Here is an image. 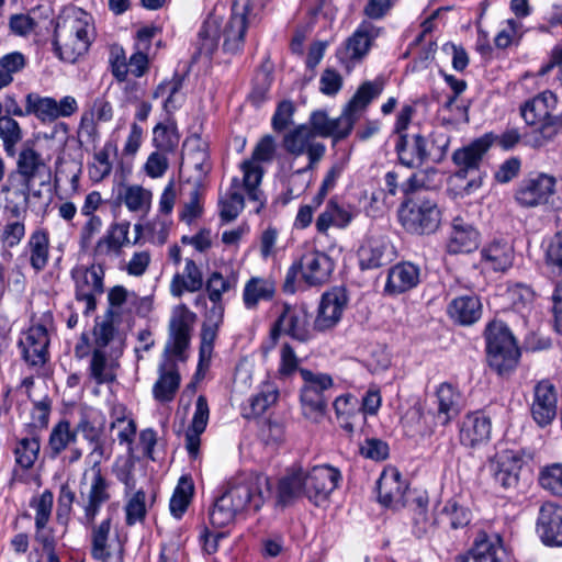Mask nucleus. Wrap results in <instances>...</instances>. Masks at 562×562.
Listing matches in <instances>:
<instances>
[{
    "label": "nucleus",
    "instance_id": "14",
    "mask_svg": "<svg viewBox=\"0 0 562 562\" xmlns=\"http://www.w3.org/2000/svg\"><path fill=\"white\" fill-rule=\"evenodd\" d=\"M303 476L305 496L317 506L327 501L341 477L340 472L329 465L314 467L307 473L303 472Z\"/></svg>",
    "mask_w": 562,
    "mask_h": 562
},
{
    "label": "nucleus",
    "instance_id": "30",
    "mask_svg": "<svg viewBox=\"0 0 562 562\" xmlns=\"http://www.w3.org/2000/svg\"><path fill=\"white\" fill-rule=\"evenodd\" d=\"M480 233L464 218L457 216L452 221V231L447 245L448 252H471L479 247Z\"/></svg>",
    "mask_w": 562,
    "mask_h": 562
},
{
    "label": "nucleus",
    "instance_id": "39",
    "mask_svg": "<svg viewBox=\"0 0 562 562\" xmlns=\"http://www.w3.org/2000/svg\"><path fill=\"white\" fill-rule=\"evenodd\" d=\"M26 251L30 265L35 272L43 271L49 259V235L45 229L34 231L27 240Z\"/></svg>",
    "mask_w": 562,
    "mask_h": 562
},
{
    "label": "nucleus",
    "instance_id": "56",
    "mask_svg": "<svg viewBox=\"0 0 562 562\" xmlns=\"http://www.w3.org/2000/svg\"><path fill=\"white\" fill-rule=\"evenodd\" d=\"M272 83V76L266 70H260L254 78L252 89L248 95V100L259 106L268 98V92Z\"/></svg>",
    "mask_w": 562,
    "mask_h": 562
},
{
    "label": "nucleus",
    "instance_id": "51",
    "mask_svg": "<svg viewBox=\"0 0 562 562\" xmlns=\"http://www.w3.org/2000/svg\"><path fill=\"white\" fill-rule=\"evenodd\" d=\"M193 493V484L190 480L181 477L170 498V513L176 518H181L186 513Z\"/></svg>",
    "mask_w": 562,
    "mask_h": 562
},
{
    "label": "nucleus",
    "instance_id": "45",
    "mask_svg": "<svg viewBox=\"0 0 562 562\" xmlns=\"http://www.w3.org/2000/svg\"><path fill=\"white\" fill-rule=\"evenodd\" d=\"M74 431L77 434H81L82 437L88 440L91 445H93L91 454L98 456V462L100 463V459L105 456V445L102 439L103 428L95 426L89 417L83 414L81 415L79 422L77 423ZM97 460L94 461V463Z\"/></svg>",
    "mask_w": 562,
    "mask_h": 562
},
{
    "label": "nucleus",
    "instance_id": "2",
    "mask_svg": "<svg viewBox=\"0 0 562 562\" xmlns=\"http://www.w3.org/2000/svg\"><path fill=\"white\" fill-rule=\"evenodd\" d=\"M251 0H232L231 15L223 23L222 16L211 13L204 21L198 36V52L210 57L217 49L218 40L223 38V50L237 54L244 47L248 27Z\"/></svg>",
    "mask_w": 562,
    "mask_h": 562
},
{
    "label": "nucleus",
    "instance_id": "55",
    "mask_svg": "<svg viewBox=\"0 0 562 562\" xmlns=\"http://www.w3.org/2000/svg\"><path fill=\"white\" fill-rule=\"evenodd\" d=\"M201 187L199 180L192 183V190L190 191V199L184 203L182 211L180 212V220L187 224H191L194 220L201 216L203 207L201 204Z\"/></svg>",
    "mask_w": 562,
    "mask_h": 562
},
{
    "label": "nucleus",
    "instance_id": "7",
    "mask_svg": "<svg viewBox=\"0 0 562 562\" xmlns=\"http://www.w3.org/2000/svg\"><path fill=\"white\" fill-rule=\"evenodd\" d=\"M283 148L293 157L306 155L308 164L301 169L295 170L290 177V183L295 184L304 175L313 170L323 159L326 147L318 142L308 125L302 124L286 133L283 137Z\"/></svg>",
    "mask_w": 562,
    "mask_h": 562
},
{
    "label": "nucleus",
    "instance_id": "33",
    "mask_svg": "<svg viewBox=\"0 0 562 562\" xmlns=\"http://www.w3.org/2000/svg\"><path fill=\"white\" fill-rule=\"evenodd\" d=\"M186 147L187 151L182 165H187L188 168H192L196 171L193 182L199 180V186H202L201 182L203 178L211 170L207 144L200 137L194 136L187 140Z\"/></svg>",
    "mask_w": 562,
    "mask_h": 562
},
{
    "label": "nucleus",
    "instance_id": "42",
    "mask_svg": "<svg viewBox=\"0 0 562 562\" xmlns=\"http://www.w3.org/2000/svg\"><path fill=\"white\" fill-rule=\"evenodd\" d=\"M472 519V512L457 498L448 499L439 512L440 524L448 525L451 529L468 526Z\"/></svg>",
    "mask_w": 562,
    "mask_h": 562
},
{
    "label": "nucleus",
    "instance_id": "43",
    "mask_svg": "<svg viewBox=\"0 0 562 562\" xmlns=\"http://www.w3.org/2000/svg\"><path fill=\"white\" fill-rule=\"evenodd\" d=\"M276 288L273 282L261 278H251L245 285L243 299L247 308H255L259 301L271 300Z\"/></svg>",
    "mask_w": 562,
    "mask_h": 562
},
{
    "label": "nucleus",
    "instance_id": "44",
    "mask_svg": "<svg viewBox=\"0 0 562 562\" xmlns=\"http://www.w3.org/2000/svg\"><path fill=\"white\" fill-rule=\"evenodd\" d=\"M383 85L380 81H366L356 91L353 97L345 105L359 119L373 99L380 95Z\"/></svg>",
    "mask_w": 562,
    "mask_h": 562
},
{
    "label": "nucleus",
    "instance_id": "53",
    "mask_svg": "<svg viewBox=\"0 0 562 562\" xmlns=\"http://www.w3.org/2000/svg\"><path fill=\"white\" fill-rule=\"evenodd\" d=\"M236 285V278H224L221 272L214 271L209 277L205 289L212 303L222 302V295Z\"/></svg>",
    "mask_w": 562,
    "mask_h": 562
},
{
    "label": "nucleus",
    "instance_id": "57",
    "mask_svg": "<svg viewBox=\"0 0 562 562\" xmlns=\"http://www.w3.org/2000/svg\"><path fill=\"white\" fill-rule=\"evenodd\" d=\"M54 495L50 491H44L31 505L35 508V527L44 529L49 520L53 508Z\"/></svg>",
    "mask_w": 562,
    "mask_h": 562
},
{
    "label": "nucleus",
    "instance_id": "52",
    "mask_svg": "<svg viewBox=\"0 0 562 562\" xmlns=\"http://www.w3.org/2000/svg\"><path fill=\"white\" fill-rule=\"evenodd\" d=\"M40 447L36 437L21 439L14 449L16 463L23 469L32 468L38 457Z\"/></svg>",
    "mask_w": 562,
    "mask_h": 562
},
{
    "label": "nucleus",
    "instance_id": "36",
    "mask_svg": "<svg viewBox=\"0 0 562 562\" xmlns=\"http://www.w3.org/2000/svg\"><path fill=\"white\" fill-rule=\"evenodd\" d=\"M447 313L460 325H472L481 317L482 304L476 295H462L449 303Z\"/></svg>",
    "mask_w": 562,
    "mask_h": 562
},
{
    "label": "nucleus",
    "instance_id": "62",
    "mask_svg": "<svg viewBox=\"0 0 562 562\" xmlns=\"http://www.w3.org/2000/svg\"><path fill=\"white\" fill-rule=\"evenodd\" d=\"M279 396L277 389L267 386L260 393L251 397L250 407L254 415L263 414L271 405H273Z\"/></svg>",
    "mask_w": 562,
    "mask_h": 562
},
{
    "label": "nucleus",
    "instance_id": "64",
    "mask_svg": "<svg viewBox=\"0 0 562 562\" xmlns=\"http://www.w3.org/2000/svg\"><path fill=\"white\" fill-rule=\"evenodd\" d=\"M310 128L316 136L329 137L333 135V119L325 111H315L310 116Z\"/></svg>",
    "mask_w": 562,
    "mask_h": 562
},
{
    "label": "nucleus",
    "instance_id": "48",
    "mask_svg": "<svg viewBox=\"0 0 562 562\" xmlns=\"http://www.w3.org/2000/svg\"><path fill=\"white\" fill-rule=\"evenodd\" d=\"M180 140L175 122L158 123L153 128V145L161 153H172Z\"/></svg>",
    "mask_w": 562,
    "mask_h": 562
},
{
    "label": "nucleus",
    "instance_id": "38",
    "mask_svg": "<svg viewBox=\"0 0 562 562\" xmlns=\"http://www.w3.org/2000/svg\"><path fill=\"white\" fill-rule=\"evenodd\" d=\"M243 189L245 190L244 182L240 183L237 178H234L227 193L220 198L218 207L222 222L234 221L243 211L245 206Z\"/></svg>",
    "mask_w": 562,
    "mask_h": 562
},
{
    "label": "nucleus",
    "instance_id": "32",
    "mask_svg": "<svg viewBox=\"0 0 562 562\" xmlns=\"http://www.w3.org/2000/svg\"><path fill=\"white\" fill-rule=\"evenodd\" d=\"M419 282V268L411 262L398 263L389 270L385 292L389 294L404 293Z\"/></svg>",
    "mask_w": 562,
    "mask_h": 562
},
{
    "label": "nucleus",
    "instance_id": "29",
    "mask_svg": "<svg viewBox=\"0 0 562 562\" xmlns=\"http://www.w3.org/2000/svg\"><path fill=\"white\" fill-rule=\"evenodd\" d=\"M48 334L43 326L31 327L21 340L23 359L31 366H43L46 362Z\"/></svg>",
    "mask_w": 562,
    "mask_h": 562
},
{
    "label": "nucleus",
    "instance_id": "23",
    "mask_svg": "<svg viewBox=\"0 0 562 562\" xmlns=\"http://www.w3.org/2000/svg\"><path fill=\"white\" fill-rule=\"evenodd\" d=\"M395 151L398 161L408 168L423 166L429 157L427 139L420 133L398 137L395 144Z\"/></svg>",
    "mask_w": 562,
    "mask_h": 562
},
{
    "label": "nucleus",
    "instance_id": "16",
    "mask_svg": "<svg viewBox=\"0 0 562 562\" xmlns=\"http://www.w3.org/2000/svg\"><path fill=\"white\" fill-rule=\"evenodd\" d=\"M536 532L546 546L562 547V506L544 502L539 507Z\"/></svg>",
    "mask_w": 562,
    "mask_h": 562
},
{
    "label": "nucleus",
    "instance_id": "41",
    "mask_svg": "<svg viewBox=\"0 0 562 562\" xmlns=\"http://www.w3.org/2000/svg\"><path fill=\"white\" fill-rule=\"evenodd\" d=\"M180 384V375L171 364L167 370V364L159 367V379L153 387L154 397L159 402H170L173 400Z\"/></svg>",
    "mask_w": 562,
    "mask_h": 562
},
{
    "label": "nucleus",
    "instance_id": "11",
    "mask_svg": "<svg viewBox=\"0 0 562 562\" xmlns=\"http://www.w3.org/2000/svg\"><path fill=\"white\" fill-rule=\"evenodd\" d=\"M71 278L75 281V299L83 303V314L89 316L97 308V295L104 291V269L101 265L89 267L78 266L72 269Z\"/></svg>",
    "mask_w": 562,
    "mask_h": 562
},
{
    "label": "nucleus",
    "instance_id": "19",
    "mask_svg": "<svg viewBox=\"0 0 562 562\" xmlns=\"http://www.w3.org/2000/svg\"><path fill=\"white\" fill-rule=\"evenodd\" d=\"M378 498L385 507L400 508L409 505L407 484L401 473L395 470L383 471L378 481Z\"/></svg>",
    "mask_w": 562,
    "mask_h": 562
},
{
    "label": "nucleus",
    "instance_id": "6",
    "mask_svg": "<svg viewBox=\"0 0 562 562\" xmlns=\"http://www.w3.org/2000/svg\"><path fill=\"white\" fill-rule=\"evenodd\" d=\"M276 151L274 139L270 135L263 136L256 145L249 159L241 162L243 182L248 200L256 204L255 212L259 213L266 205V196L260 189L263 168L260 162H269Z\"/></svg>",
    "mask_w": 562,
    "mask_h": 562
},
{
    "label": "nucleus",
    "instance_id": "35",
    "mask_svg": "<svg viewBox=\"0 0 562 562\" xmlns=\"http://www.w3.org/2000/svg\"><path fill=\"white\" fill-rule=\"evenodd\" d=\"M481 256L483 263L487 268L504 272L512 267L515 252L510 243L504 239H496L483 247Z\"/></svg>",
    "mask_w": 562,
    "mask_h": 562
},
{
    "label": "nucleus",
    "instance_id": "15",
    "mask_svg": "<svg viewBox=\"0 0 562 562\" xmlns=\"http://www.w3.org/2000/svg\"><path fill=\"white\" fill-rule=\"evenodd\" d=\"M530 412L540 427H546L554 420L558 412V391L550 380H541L533 386Z\"/></svg>",
    "mask_w": 562,
    "mask_h": 562
},
{
    "label": "nucleus",
    "instance_id": "49",
    "mask_svg": "<svg viewBox=\"0 0 562 562\" xmlns=\"http://www.w3.org/2000/svg\"><path fill=\"white\" fill-rule=\"evenodd\" d=\"M89 372L97 384L111 383L115 380L114 366L108 361L105 352L101 349L93 350Z\"/></svg>",
    "mask_w": 562,
    "mask_h": 562
},
{
    "label": "nucleus",
    "instance_id": "5",
    "mask_svg": "<svg viewBox=\"0 0 562 562\" xmlns=\"http://www.w3.org/2000/svg\"><path fill=\"white\" fill-rule=\"evenodd\" d=\"M487 361L498 374L513 371L520 350L509 328L503 322H492L485 330Z\"/></svg>",
    "mask_w": 562,
    "mask_h": 562
},
{
    "label": "nucleus",
    "instance_id": "54",
    "mask_svg": "<svg viewBox=\"0 0 562 562\" xmlns=\"http://www.w3.org/2000/svg\"><path fill=\"white\" fill-rule=\"evenodd\" d=\"M359 120L351 111L345 106L340 116L333 119V143L336 144L347 138L353 130L356 122Z\"/></svg>",
    "mask_w": 562,
    "mask_h": 562
},
{
    "label": "nucleus",
    "instance_id": "3",
    "mask_svg": "<svg viewBox=\"0 0 562 562\" xmlns=\"http://www.w3.org/2000/svg\"><path fill=\"white\" fill-rule=\"evenodd\" d=\"M92 476L87 494L81 492L83 518L82 522L91 529V555L94 560L106 562L111 559L108 551V540L112 527V516L109 515L100 524H95V518L100 508L111 498V482L102 473L99 462L93 463L91 468Z\"/></svg>",
    "mask_w": 562,
    "mask_h": 562
},
{
    "label": "nucleus",
    "instance_id": "8",
    "mask_svg": "<svg viewBox=\"0 0 562 562\" xmlns=\"http://www.w3.org/2000/svg\"><path fill=\"white\" fill-rule=\"evenodd\" d=\"M398 216L405 229L417 235L436 232L441 221L437 202L429 196L419 195L404 200Z\"/></svg>",
    "mask_w": 562,
    "mask_h": 562
},
{
    "label": "nucleus",
    "instance_id": "40",
    "mask_svg": "<svg viewBox=\"0 0 562 562\" xmlns=\"http://www.w3.org/2000/svg\"><path fill=\"white\" fill-rule=\"evenodd\" d=\"M301 495H305V484L301 468L292 469L278 484V503L286 506Z\"/></svg>",
    "mask_w": 562,
    "mask_h": 562
},
{
    "label": "nucleus",
    "instance_id": "59",
    "mask_svg": "<svg viewBox=\"0 0 562 562\" xmlns=\"http://www.w3.org/2000/svg\"><path fill=\"white\" fill-rule=\"evenodd\" d=\"M546 263L550 274L562 273V233L552 237L546 251Z\"/></svg>",
    "mask_w": 562,
    "mask_h": 562
},
{
    "label": "nucleus",
    "instance_id": "27",
    "mask_svg": "<svg viewBox=\"0 0 562 562\" xmlns=\"http://www.w3.org/2000/svg\"><path fill=\"white\" fill-rule=\"evenodd\" d=\"M492 423L488 416L476 412L468 414L460 426V442L470 448H475L490 440Z\"/></svg>",
    "mask_w": 562,
    "mask_h": 562
},
{
    "label": "nucleus",
    "instance_id": "4",
    "mask_svg": "<svg viewBox=\"0 0 562 562\" xmlns=\"http://www.w3.org/2000/svg\"><path fill=\"white\" fill-rule=\"evenodd\" d=\"M90 14L78 8L64 10L56 19L53 45L58 57L75 63L83 56L93 40Z\"/></svg>",
    "mask_w": 562,
    "mask_h": 562
},
{
    "label": "nucleus",
    "instance_id": "31",
    "mask_svg": "<svg viewBox=\"0 0 562 562\" xmlns=\"http://www.w3.org/2000/svg\"><path fill=\"white\" fill-rule=\"evenodd\" d=\"M557 95L551 91H543L527 101L520 109L521 116L528 125H538L550 119L557 106Z\"/></svg>",
    "mask_w": 562,
    "mask_h": 562
},
{
    "label": "nucleus",
    "instance_id": "47",
    "mask_svg": "<svg viewBox=\"0 0 562 562\" xmlns=\"http://www.w3.org/2000/svg\"><path fill=\"white\" fill-rule=\"evenodd\" d=\"M77 440V431L71 429L70 423L66 419L57 423L50 431L48 449L53 458L59 456L70 443Z\"/></svg>",
    "mask_w": 562,
    "mask_h": 562
},
{
    "label": "nucleus",
    "instance_id": "28",
    "mask_svg": "<svg viewBox=\"0 0 562 562\" xmlns=\"http://www.w3.org/2000/svg\"><path fill=\"white\" fill-rule=\"evenodd\" d=\"M521 459L513 452H504L491 463V471L495 484L503 490H514L519 482Z\"/></svg>",
    "mask_w": 562,
    "mask_h": 562
},
{
    "label": "nucleus",
    "instance_id": "50",
    "mask_svg": "<svg viewBox=\"0 0 562 562\" xmlns=\"http://www.w3.org/2000/svg\"><path fill=\"white\" fill-rule=\"evenodd\" d=\"M22 137V128L14 119L8 115L0 117V138L8 156L13 157L15 155V146L21 142Z\"/></svg>",
    "mask_w": 562,
    "mask_h": 562
},
{
    "label": "nucleus",
    "instance_id": "63",
    "mask_svg": "<svg viewBox=\"0 0 562 562\" xmlns=\"http://www.w3.org/2000/svg\"><path fill=\"white\" fill-rule=\"evenodd\" d=\"M537 128L533 132V139L531 140L532 146L541 147L551 140L559 132L557 120L550 119L536 125Z\"/></svg>",
    "mask_w": 562,
    "mask_h": 562
},
{
    "label": "nucleus",
    "instance_id": "10",
    "mask_svg": "<svg viewBox=\"0 0 562 562\" xmlns=\"http://www.w3.org/2000/svg\"><path fill=\"white\" fill-rule=\"evenodd\" d=\"M300 374L304 381L301 391L304 415L317 422L325 415L327 408L325 392L333 386V379L328 374L314 373L307 369H300Z\"/></svg>",
    "mask_w": 562,
    "mask_h": 562
},
{
    "label": "nucleus",
    "instance_id": "61",
    "mask_svg": "<svg viewBox=\"0 0 562 562\" xmlns=\"http://www.w3.org/2000/svg\"><path fill=\"white\" fill-rule=\"evenodd\" d=\"M86 221L79 229V245L81 248H87L92 239L98 235L103 226V222L99 215L83 216Z\"/></svg>",
    "mask_w": 562,
    "mask_h": 562
},
{
    "label": "nucleus",
    "instance_id": "22",
    "mask_svg": "<svg viewBox=\"0 0 562 562\" xmlns=\"http://www.w3.org/2000/svg\"><path fill=\"white\" fill-rule=\"evenodd\" d=\"M192 321L193 315L184 305L177 307L170 319V341L165 349L166 353L170 352L182 359V355L190 342Z\"/></svg>",
    "mask_w": 562,
    "mask_h": 562
},
{
    "label": "nucleus",
    "instance_id": "46",
    "mask_svg": "<svg viewBox=\"0 0 562 562\" xmlns=\"http://www.w3.org/2000/svg\"><path fill=\"white\" fill-rule=\"evenodd\" d=\"M499 551L502 546L497 536L490 537L484 531L477 533L472 547V554H475L477 562H499Z\"/></svg>",
    "mask_w": 562,
    "mask_h": 562
},
{
    "label": "nucleus",
    "instance_id": "60",
    "mask_svg": "<svg viewBox=\"0 0 562 562\" xmlns=\"http://www.w3.org/2000/svg\"><path fill=\"white\" fill-rule=\"evenodd\" d=\"M146 494L144 491H137L125 506L126 525L133 526L143 521L146 517L145 506Z\"/></svg>",
    "mask_w": 562,
    "mask_h": 562
},
{
    "label": "nucleus",
    "instance_id": "12",
    "mask_svg": "<svg viewBox=\"0 0 562 562\" xmlns=\"http://www.w3.org/2000/svg\"><path fill=\"white\" fill-rule=\"evenodd\" d=\"M26 113L35 115L43 123H52L59 117H69L78 111V103L71 95H66L60 101L50 97H41L29 93L25 97Z\"/></svg>",
    "mask_w": 562,
    "mask_h": 562
},
{
    "label": "nucleus",
    "instance_id": "21",
    "mask_svg": "<svg viewBox=\"0 0 562 562\" xmlns=\"http://www.w3.org/2000/svg\"><path fill=\"white\" fill-rule=\"evenodd\" d=\"M379 35V27L371 22L363 21L346 40L344 49L339 52L340 58L351 61L362 60Z\"/></svg>",
    "mask_w": 562,
    "mask_h": 562
},
{
    "label": "nucleus",
    "instance_id": "18",
    "mask_svg": "<svg viewBox=\"0 0 562 562\" xmlns=\"http://www.w3.org/2000/svg\"><path fill=\"white\" fill-rule=\"evenodd\" d=\"M301 280L308 286H321L327 283L335 268L334 260L323 251L305 252L299 260Z\"/></svg>",
    "mask_w": 562,
    "mask_h": 562
},
{
    "label": "nucleus",
    "instance_id": "24",
    "mask_svg": "<svg viewBox=\"0 0 562 562\" xmlns=\"http://www.w3.org/2000/svg\"><path fill=\"white\" fill-rule=\"evenodd\" d=\"M492 145L493 134H485L470 145L457 149L452 155L453 162L459 167L456 177L465 178L469 171L479 169L483 156Z\"/></svg>",
    "mask_w": 562,
    "mask_h": 562
},
{
    "label": "nucleus",
    "instance_id": "1",
    "mask_svg": "<svg viewBox=\"0 0 562 562\" xmlns=\"http://www.w3.org/2000/svg\"><path fill=\"white\" fill-rule=\"evenodd\" d=\"M270 496L267 476L256 472H243L232 477L225 491L210 510V521L216 528H224L243 512L257 513Z\"/></svg>",
    "mask_w": 562,
    "mask_h": 562
},
{
    "label": "nucleus",
    "instance_id": "37",
    "mask_svg": "<svg viewBox=\"0 0 562 562\" xmlns=\"http://www.w3.org/2000/svg\"><path fill=\"white\" fill-rule=\"evenodd\" d=\"M203 286V274L193 259H186L182 273H176L170 283V292L175 296H181L184 291L196 292Z\"/></svg>",
    "mask_w": 562,
    "mask_h": 562
},
{
    "label": "nucleus",
    "instance_id": "20",
    "mask_svg": "<svg viewBox=\"0 0 562 562\" xmlns=\"http://www.w3.org/2000/svg\"><path fill=\"white\" fill-rule=\"evenodd\" d=\"M347 305V295L342 289H333L323 294L314 329L325 331L335 327L341 318L342 312Z\"/></svg>",
    "mask_w": 562,
    "mask_h": 562
},
{
    "label": "nucleus",
    "instance_id": "17",
    "mask_svg": "<svg viewBox=\"0 0 562 562\" xmlns=\"http://www.w3.org/2000/svg\"><path fill=\"white\" fill-rule=\"evenodd\" d=\"M16 172L23 179L24 189L22 194L27 201L32 191L34 181L41 179L44 184L49 179V169L42 159L41 155L33 148H23L18 157Z\"/></svg>",
    "mask_w": 562,
    "mask_h": 562
},
{
    "label": "nucleus",
    "instance_id": "9",
    "mask_svg": "<svg viewBox=\"0 0 562 562\" xmlns=\"http://www.w3.org/2000/svg\"><path fill=\"white\" fill-rule=\"evenodd\" d=\"M557 179L539 172L525 177L515 189L514 200L522 209L548 205L555 194Z\"/></svg>",
    "mask_w": 562,
    "mask_h": 562
},
{
    "label": "nucleus",
    "instance_id": "13",
    "mask_svg": "<svg viewBox=\"0 0 562 562\" xmlns=\"http://www.w3.org/2000/svg\"><path fill=\"white\" fill-rule=\"evenodd\" d=\"M311 314L304 305L284 304L283 311L274 322L273 327L279 334H284L300 342L312 338L314 326H311Z\"/></svg>",
    "mask_w": 562,
    "mask_h": 562
},
{
    "label": "nucleus",
    "instance_id": "25",
    "mask_svg": "<svg viewBox=\"0 0 562 562\" xmlns=\"http://www.w3.org/2000/svg\"><path fill=\"white\" fill-rule=\"evenodd\" d=\"M395 256L394 247L384 237H369L358 250L362 270L376 269L390 263Z\"/></svg>",
    "mask_w": 562,
    "mask_h": 562
},
{
    "label": "nucleus",
    "instance_id": "58",
    "mask_svg": "<svg viewBox=\"0 0 562 562\" xmlns=\"http://www.w3.org/2000/svg\"><path fill=\"white\" fill-rule=\"evenodd\" d=\"M539 482L551 494L562 496V464L546 468L540 474Z\"/></svg>",
    "mask_w": 562,
    "mask_h": 562
},
{
    "label": "nucleus",
    "instance_id": "26",
    "mask_svg": "<svg viewBox=\"0 0 562 562\" xmlns=\"http://www.w3.org/2000/svg\"><path fill=\"white\" fill-rule=\"evenodd\" d=\"M428 496L420 493L411 498L409 507L412 510V532L418 538H428L432 536L440 525L439 515L435 516L428 509Z\"/></svg>",
    "mask_w": 562,
    "mask_h": 562
},
{
    "label": "nucleus",
    "instance_id": "34",
    "mask_svg": "<svg viewBox=\"0 0 562 562\" xmlns=\"http://www.w3.org/2000/svg\"><path fill=\"white\" fill-rule=\"evenodd\" d=\"M438 412L436 418L442 426H447L462 409L461 394L449 383H441L436 392Z\"/></svg>",
    "mask_w": 562,
    "mask_h": 562
}]
</instances>
